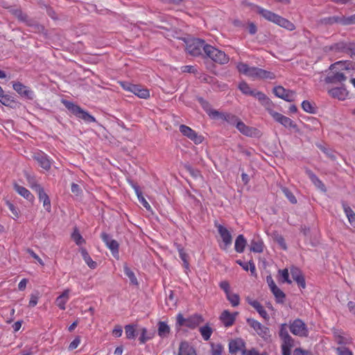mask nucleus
Here are the masks:
<instances>
[{
	"label": "nucleus",
	"instance_id": "72a5a7b5",
	"mask_svg": "<svg viewBox=\"0 0 355 355\" xmlns=\"http://www.w3.org/2000/svg\"><path fill=\"white\" fill-rule=\"evenodd\" d=\"M250 251L261 253L263 251V242L259 238H254L250 242Z\"/></svg>",
	"mask_w": 355,
	"mask_h": 355
},
{
	"label": "nucleus",
	"instance_id": "c03bdc74",
	"mask_svg": "<svg viewBox=\"0 0 355 355\" xmlns=\"http://www.w3.org/2000/svg\"><path fill=\"white\" fill-rule=\"evenodd\" d=\"M81 255L83 257V259L85 261V263L87 264V266L92 268L94 269L97 266L96 262L94 261L91 257L89 256V253L85 249H82L80 251Z\"/></svg>",
	"mask_w": 355,
	"mask_h": 355
},
{
	"label": "nucleus",
	"instance_id": "a211bd4d",
	"mask_svg": "<svg viewBox=\"0 0 355 355\" xmlns=\"http://www.w3.org/2000/svg\"><path fill=\"white\" fill-rule=\"evenodd\" d=\"M33 158L45 171L50 170L51 167V160L46 154L40 151L35 153Z\"/></svg>",
	"mask_w": 355,
	"mask_h": 355
},
{
	"label": "nucleus",
	"instance_id": "774afa93",
	"mask_svg": "<svg viewBox=\"0 0 355 355\" xmlns=\"http://www.w3.org/2000/svg\"><path fill=\"white\" fill-rule=\"evenodd\" d=\"M243 355H268V354L266 352L260 354V353H259V352L257 350L252 348L250 350H246V349L243 350Z\"/></svg>",
	"mask_w": 355,
	"mask_h": 355
},
{
	"label": "nucleus",
	"instance_id": "2f4dec72",
	"mask_svg": "<svg viewBox=\"0 0 355 355\" xmlns=\"http://www.w3.org/2000/svg\"><path fill=\"white\" fill-rule=\"evenodd\" d=\"M132 187L134 189L135 193L137 194L139 202L147 209L150 210L151 207L150 204L147 202L145 198L142 195V192L141 191L139 187L133 182H131Z\"/></svg>",
	"mask_w": 355,
	"mask_h": 355
},
{
	"label": "nucleus",
	"instance_id": "f03ea898",
	"mask_svg": "<svg viewBox=\"0 0 355 355\" xmlns=\"http://www.w3.org/2000/svg\"><path fill=\"white\" fill-rule=\"evenodd\" d=\"M257 12L266 20L272 22L288 31H292L295 29V26L293 23L270 10L257 6Z\"/></svg>",
	"mask_w": 355,
	"mask_h": 355
},
{
	"label": "nucleus",
	"instance_id": "3c124183",
	"mask_svg": "<svg viewBox=\"0 0 355 355\" xmlns=\"http://www.w3.org/2000/svg\"><path fill=\"white\" fill-rule=\"evenodd\" d=\"M281 190L291 204L295 205L297 202L295 196L290 189L287 187H282Z\"/></svg>",
	"mask_w": 355,
	"mask_h": 355
},
{
	"label": "nucleus",
	"instance_id": "c85d7f7f",
	"mask_svg": "<svg viewBox=\"0 0 355 355\" xmlns=\"http://www.w3.org/2000/svg\"><path fill=\"white\" fill-rule=\"evenodd\" d=\"M245 349V343L241 338L232 340L229 343V351L231 354H234L239 350Z\"/></svg>",
	"mask_w": 355,
	"mask_h": 355
},
{
	"label": "nucleus",
	"instance_id": "bf43d9fd",
	"mask_svg": "<svg viewBox=\"0 0 355 355\" xmlns=\"http://www.w3.org/2000/svg\"><path fill=\"white\" fill-rule=\"evenodd\" d=\"M71 238L78 245H80L85 243V241L77 230H75L72 233Z\"/></svg>",
	"mask_w": 355,
	"mask_h": 355
},
{
	"label": "nucleus",
	"instance_id": "bb28decb",
	"mask_svg": "<svg viewBox=\"0 0 355 355\" xmlns=\"http://www.w3.org/2000/svg\"><path fill=\"white\" fill-rule=\"evenodd\" d=\"M13 187H14V189L15 190V191L19 195H20L21 196L24 198L26 200H27L30 202L34 201V200H35L34 196L26 188L18 184L17 183H14Z\"/></svg>",
	"mask_w": 355,
	"mask_h": 355
},
{
	"label": "nucleus",
	"instance_id": "052dcab7",
	"mask_svg": "<svg viewBox=\"0 0 355 355\" xmlns=\"http://www.w3.org/2000/svg\"><path fill=\"white\" fill-rule=\"evenodd\" d=\"M14 15L19 21L24 24H26L29 19V17L26 14L24 13L21 10H15L14 11Z\"/></svg>",
	"mask_w": 355,
	"mask_h": 355
},
{
	"label": "nucleus",
	"instance_id": "9b49d317",
	"mask_svg": "<svg viewBox=\"0 0 355 355\" xmlns=\"http://www.w3.org/2000/svg\"><path fill=\"white\" fill-rule=\"evenodd\" d=\"M289 329L293 335L299 337H308L309 336V329L306 324L299 318L290 322Z\"/></svg>",
	"mask_w": 355,
	"mask_h": 355
},
{
	"label": "nucleus",
	"instance_id": "f704fd0d",
	"mask_svg": "<svg viewBox=\"0 0 355 355\" xmlns=\"http://www.w3.org/2000/svg\"><path fill=\"white\" fill-rule=\"evenodd\" d=\"M30 28V31L33 33H42L44 31V28L43 26L40 24L37 21L29 17L26 23L25 24Z\"/></svg>",
	"mask_w": 355,
	"mask_h": 355
},
{
	"label": "nucleus",
	"instance_id": "58836bf2",
	"mask_svg": "<svg viewBox=\"0 0 355 355\" xmlns=\"http://www.w3.org/2000/svg\"><path fill=\"white\" fill-rule=\"evenodd\" d=\"M155 336L154 332H148L147 329L143 327L141 329V334L139 337V343L143 345L145 344L147 341L151 340Z\"/></svg>",
	"mask_w": 355,
	"mask_h": 355
},
{
	"label": "nucleus",
	"instance_id": "a878e982",
	"mask_svg": "<svg viewBox=\"0 0 355 355\" xmlns=\"http://www.w3.org/2000/svg\"><path fill=\"white\" fill-rule=\"evenodd\" d=\"M291 273L292 278L295 282H297L298 286L302 288H304L306 286V283L301 270L297 268L293 267L291 268Z\"/></svg>",
	"mask_w": 355,
	"mask_h": 355
},
{
	"label": "nucleus",
	"instance_id": "f8f14e48",
	"mask_svg": "<svg viewBox=\"0 0 355 355\" xmlns=\"http://www.w3.org/2000/svg\"><path fill=\"white\" fill-rule=\"evenodd\" d=\"M247 323L256 331V333L263 339L270 337L269 328L263 325L259 321L253 318H248Z\"/></svg>",
	"mask_w": 355,
	"mask_h": 355
},
{
	"label": "nucleus",
	"instance_id": "09e8293b",
	"mask_svg": "<svg viewBox=\"0 0 355 355\" xmlns=\"http://www.w3.org/2000/svg\"><path fill=\"white\" fill-rule=\"evenodd\" d=\"M199 331L201 334L202 338L206 341L209 340L213 332L212 329L209 327V324H206L203 327H201Z\"/></svg>",
	"mask_w": 355,
	"mask_h": 355
},
{
	"label": "nucleus",
	"instance_id": "39448f33",
	"mask_svg": "<svg viewBox=\"0 0 355 355\" xmlns=\"http://www.w3.org/2000/svg\"><path fill=\"white\" fill-rule=\"evenodd\" d=\"M201 315L195 313L188 318H184L181 313L176 316V325L178 327H186L187 328L194 329L203 322Z\"/></svg>",
	"mask_w": 355,
	"mask_h": 355
},
{
	"label": "nucleus",
	"instance_id": "2eb2a0df",
	"mask_svg": "<svg viewBox=\"0 0 355 355\" xmlns=\"http://www.w3.org/2000/svg\"><path fill=\"white\" fill-rule=\"evenodd\" d=\"M180 132L185 137L190 139L196 144H199L202 141V137L186 125H180Z\"/></svg>",
	"mask_w": 355,
	"mask_h": 355
},
{
	"label": "nucleus",
	"instance_id": "e433bc0d",
	"mask_svg": "<svg viewBox=\"0 0 355 355\" xmlns=\"http://www.w3.org/2000/svg\"><path fill=\"white\" fill-rule=\"evenodd\" d=\"M62 104L65 106V107L70 111L73 114H74L76 117L78 116L80 110L82 108L74 104L73 103L67 101V100H62Z\"/></svg>",
	"mask_w": 355,
	"mask_h": 355
},
{
	"label": "nucleus",
	"instance_id": "4468645a",
	"mask_svg": "<svg viewBox=\"0 0 355 355\" xmlns=\"http://www.w3.org/2000/svg\"><path fill=\"white\" fill-rule=\"evenodd\" d=\"M102 241L105 243V245L110 250L112 255L116 257L119 256V245L118 242L112 239V237L105 232H102L101 234Z\"/></svg>",
	"mask_w": 355,
	"mask_h": 355
},
{
	"label": "nucleus",
	"instance_id": "c756f323",
	"mask_svg": "<svg viewBox=\"0 0 355 355\" xmlns=\"http://www.w3.org/2000/svg\"><path fill=\"white\" fill-rule=\"evenodd\" d=\"M178 355H197L194 348L187 341L181 342Z\"/></svg>",
	"mask_w": 355,
	"mask_h": 355
},
{
	"label": "nucleus",
	"instance_id": "79ce46f5",
	"mask_svg": "<svg viewBox=\"0 0 355 355\" xmlns=\"http://www.w3.org/2000/svg\"><path fill=\"white\" fill-rule=\"evenodd\" d=\"M0 103L5 106H11L15 103L14 98L10 95L5 94L2 87L0 86Z\"/></svg>",
	"mask_w": 355,
	"mask_h": 355
},
{
	"label": "nucleus",
	"instance_id": "dca6fc26",
	"mask_svg": "<svg viewBox=\"0 0 355 355\" xmlns=\"http://www.w3.org/2000/svg\"><path fill=\"white\" fill-rule=\"evenodd\" d=\"M274 94L286 101L291 102L294 100V92L289 89H286L282 86H277L273 88Z\"/></svg>",
	"mask_w": 355,
	"mask_h": 355
},
{
	"label": "nucleus",
	"instance_id": "6e6552de",
	"mask_svg": "<svg viewBox=\"0 0 355 355\" xmlns=\"http://www.w3.org/2000/svg\"><path fill=\"white\" fill-rule=\"evenodd\" d=\"M205 55L219 64H225L230 60L229 56L224 51L209 44L205 49Z\"/></svg>",
	"mask_w": 355,
	"mask_h": 355
},
{
	"label": "nucleus",
	"instance_id": "680f3d73",
	"mask_svg": "<svg viewBox=\"0 0 355 355\" xmlns=\"http://www.w3.org/2000/svg\"><path fill=\"white\" fill-rule=\"evenodd\" d=\"M302 108L308 113H315V109L309 101H304L302 103Z\"/></svg>",
	"mask_w": 355,
	"mask_h": 355
},
{
	"label": "nucleus",
	"instance_id": "393cba45",
	"mask_svg": "<svg viewBox=\"0 0 355 355\" xmlns=\"http://www.w3.org/2000/svg\"><path fill=\"white\" fill-rule=\"evenodd\" d=\"M246 301L249 304H250L256 311L259 313V314L265 320L269 319V315L267 311L265 310L263 306L257 300H252L250 297L246 298Z\"/></svg>",
	"mask_w": 355,
	"mask_h": 355
},
{
	"label": "nucleus",
	"instance_id": "a18cd8bd",
	"mask_svg": "<svg viewBox=\"0 0 355 355\" xmlns=\"http://www.w3.org/2000/svg\"><path fill=\"white\" fill-rule=\"evenodd\" d=\"M123 272L124 274L129 278L132 284L138 285V281L134 272L128 267L126 263L123 265Z\"/></svg>",
	"mask_w": 355,
	"mask_h": 355
},
{
	"label": "nucleus",
	"instance_id": "0eeeda50",
	"mask_svg": "<svg viewBox=\"0 0 355 355\" xmlns=\"http://www.w3.org/2000/svg\"><path fill=\"white\" fill-rule=\"evenodd\" d=\"M272 106L273 103L271 101V104L270 105H266L265 108L275 121L279 123L286 128L297 129V124L292 119L274 111L272 108Z\"/></svg>",
	"mask_w": 355,
	"mask_h": 355
},
{
	"label": "nucleus",
	"instance_id": "69168bd1",
	"mask_svg": "<svg viewBox=\"0 0 355 355\" xmlns=\"http://www.w3.org/2000/svg\"><path fill=\"white\" fill-rule=\"evenodd\" d=\"M338 355H353V352L346 347H340L336 348Z\"/></svg>",
	"mask_w": 355,
	"mask_h": 355
},
{
	"label": "nucleus",
	"instance_id": "cd10ccee",
	"mask_svg": "<svg viewBox=\"0 0 355 355\" xmlns=\"http://www.w3.org/2000/svg\"><path fill=\"white\" fill-rule=\"evenodd\" d=\"M69 293L70 290L69 288L65 289L61 295H60L55 299V304L60 308L61 310H65L66 304L69 300Z\"/></svg>",
	"mask_w": 355,
	"mask_h": 355
},
{
	"label": "nucleus",
	"instance_id": "f3484780",
	"mask_svg": "<svg viewBox=\"0 0 355 355\" xmlns=\"http://www.w3.org/2000/svg\"><path fill=\"white\" fill-rule=\"evenodd\" d=\"M236 69L241 73L251 78L256 79L257 76L258 67H250L244 62H239L236 65Z\"/></svg>",
	"mask_w": 355,
	"mask_h": 355
},
{
	"label": "nucleus",
	"instance_id": "ddd939ff",
	"mask_svg": "<svg viewBox=\"0 0 355 355\" xmlns=\"http://www.w3.org/2000/svg\"><path fill=\"white\" fill-rule=\"evenodd\" d=\"M12 88L22 98L28 100H33L35 98L34 92L20 82H13Z\"/></svg>",
	"mask_w": 355,
	"mask_h": 355
},
{
	"label": "nucleus",
	"instance_id": "4be33fe9",
	"mask_svg": "<svg viewBox=\"0 0 355 355\" xmlns=\"http://www.w3.org/2000/svg\"><path fill=\"white\" fill-rule=\"evenodd\" d=\"M35 192L37 193L40 201L43 203V207L44 209L46 211L50 212L51 210V201L49 196L44 191L43 187H37V191H36Z\"/></svg>",
	"mask_w": 355,
	"mask_h": 355
},
{
	"label": "nucleus",
	"instance_id": "603ef678",
	"mask_svg": "<svg viewBox=\"0 0 355 355\" xmlns=\"http://www.w3.org/2000/svg\"><path fill=\"white\" fill-rule=\"evenodd\" d=\"M25 177L26 178L27 182L29 184V186L35 191H37V187H42L40 184H37V180L34 176L31 175V174H29L28 173H26Z\"/></svg>",
	"mask_w": 355,
	"mask_h": 355
},
{
	"label": "nucleus",
	"instance_id": "49530a36",
	"mask_svg": "<svg viewBox=\"0 0 355 355\" xmlns=\"http://www.w3.org/2000/svg\"><path fill=\"white\" fill-rule=\"evenodd\" d=\"M236 263L241 266L244 270L248 271L250 270L252 275L255 274L256 267L253 261H250L248 262H243L241 260H237Z\"/></svg>",
	"mask_w": 355,
	"mask_h": 355
},
{
	"label": "nucleus",
	"instance_id": "338daca9",
	"mask_svg": "<svg viewBox=\"0 0 355 355\" xmlns=\"http://www.w3.org/2000/svg\"><path fill=\"white\" fill-rule=\"evenodd\" d=\"M80 340H80V336H76L73 339V340H72L70 343V344H69V345L68 347L69 350L72 351V350L76 349L78 347V346L80 345Z\"/></svg>",
	"mask_w": 355,
	"mask_h": 355
},
{
	"label": "nucleus",
	"instance_id": "412c9836",
	"mask_svg": "<svg viewBox=\"0 0 355 355\" xmlns=\"http://www.w3.org/2000/svg\"><path fill=\"white\" fill-rule=\"evenodd\" d=\"M214 114L216 116V119H221L224 121H226L227 123L232 125H235V124L239 119L238 116L232 113L220 112L218 111L215 112Z\"/></svg>",
	"mask_w": 355,
	"mask_h": 355
},
{
	"label": "nucleus",
	"instance_id": "7ed1b4c3",
	"mask_svg": "<svg viewBox=\"0 0 355 355\" xmlns=\"http://www.w3.org/2000/svg\"><path fill=\"white\" fill-rule=\"evenodd\" d=\"M326 49L334 53H345L351 58L355 57V42L349 40H342L334 43Z\"/></svg>",
	"mask_w": 355,
	"mask_h": 355
},
{
	"label": "nucleus",
	"instance_id": "20e7f679",
	"mask_svg": "<svg viewBox=\"0 0 355 355\" xmlns=\"http://www.w3.org/2000/svg\"><path fill=\"white\" fill-rule=\"evenodd\" d=\"M239 89L243 94L252 96L257 98L260 103L264 107L271 104L270 99L264 93L256 89H252L249 85L245 81L239 83Z\"/></svg>",
	"mask_w": 355,
	"mask_h": 355
},
{
	"label": "nucleus",
	"instance_id": "b1692460",
	"mask_svg": "<svg viewBox=\"0 0 355 355\" xmlns=\"http://www.w3.org/2000/svg\"><path fill=\"white\" fill-rule=\"evenodd\" d=\"M305 173L315 187L323 192H326L327 189L325 185L312 171L309 168H306Z\"/></svg>",
	"mask_w": 355,
	"mask_h": 355
},
{
	"label": "nucleus",
	"instance_id": "0e129e2a",
	"mask_svg": "<svg viewBox=\"0 0 355 355\" xmlns=\"http://www.w3.org/2000/svg\"><path fill=\"white\" fill-rule=\"evenodd\" d=\"M354 17V15H352L349 17H345L343 15V26L355 24V19Z\"/></svg>",
	"mask_w": 355,
	"mask_h": 355
},
{
	"label": "nucleus",
	"instance_id": "37998d69",
	"mask_svg": "<svg viewBox=\"0 0 355 355\" xmlns=\"http://www.w3.org/2000/svg\"><path fill=\"white\" fill-rule=\"evenodd\" d=\"M321 22L326 25H332L334 24L343 25V15L324 17L321 20Z\"/></svg>",
	"mask_w": 355,
	"mask_h": 355
},
{
	"label": "nucleus",
	"instance_id": "ea45409f",
	"mask_svg": "<svg viewBox=\"0 0 355 355\" xmlns=\"http://www.w3.org/2000/svg\"><path fill=\"white\" fill-rule=\"evenodd\" d=\"M276 78L274 73L258 68L257 76L256 79L260 80H273Z\"/></svg>",
	"mask_w": 355,
	"mask_h": 355
},
{
	"label": "nucleus",
	"instance_id": "5fc2aeb1",
	"mask_svg": "<svg viewBox=\"0 0 355 355\" xmlns=\"http://www.w3.org/2000/svg\"><path fill=\"white\" fill-rule=\"evenodd\" d=\"M226 297L232 306H237L240 303L239 295L236 293L230 292L226 295Z\"/></svg>",
	"mask_w": 355,
	"mask_h": 355
},
{
	"label": "nucleus",
	"instance_id": "de8ad7c7",
	"mask_svg": "<svg viewBox=\"0 0 355 355\" xmlns=\"http://www.w3.org/2000/svg\"><path fill=\"white\" fill-rule=\"evenodd\" d=\"M272 294L275 295L276 302L277 303H283L284 302L286 295L277 286L270 290Z\"/></svg>",
	"mask_w": 355,
	"mask_h": 355
},
{
	"label": "nucleus",
	"instance_id": "e2e57ef3",
	"mask_svg": "<svg viewBox=\"0 0 355 355\" xmlns=\"http://www.w3.org/2000/svg\"><path fill=\"white\" fill-rule=\"evenodd\" d=\"M279 273L281 279H282L281 280L283 283L286 282L288 284H291V280L289 279V274H288V269L285 268L283 270H279Z\"/></svg>",
	"mask_w": 355,
	"mask_h": 355
},
{
	"label": "nucleus",
	"instance_id": "473e14b6",
	"mask_svg": "<svg viewBox=\"0 0 355 355\" xmlns=\"http://www.w3.org/2000/svg\"><path fill=\"white\" fill-rule=\"evenodd\" d=\"M171 332V328L166 322L159 321L157 323V334L162 338H164L168 337Z\"/></svg>",
	"mask_w": 355,
	"mask_h": 355
},
{
	"label": "nucleus",
	"instance_id": "6ab92c4d",
	"mask_svg": "<svg viewBox=\"0 0 355 355\" xmlns=\"http://www.w3.org/2000/svg\"><path fill=\"white\" fill-rule=\"evenodd\" d=\"M328 94L334 98H336L339 101H344L348 96L347 90L343 87H334L328 90Z\"/></svg>",
	"mask_w": 355,
	"mask_h": 355
},
{
	"label": "nucleus",
	"instance_id": "423d86ee",
	"mask_svg": "<svg viewBox=\"0 0 355 355\" xmlns=\"http://www.w3.org/2000/svg\"><path fill=\"white\" fill-rule=\"evenodd\" d=\"M186 44L187 51L193 56L201 55L202 53L205 54V49L209 45L205 40L198 38L189 40Z\"/></svg>",
	"mask_w": 355,
	"mask_h": 355
},
{
	"label": "nucleus",
	"instance_id": "1a4fd4ad",
	"mask_svg": "<svg viewBox=\"0 0 355 355\" xmlns=\"http://www.w3.org/2000/svg\"><path fill=\"white\" fill-rule=\"evenodd\" d=\"M121 86L124 90L133 93L140 98L147 99L150 97L149 90L141 85L125 82L121 83Z\"/></svg>",
	"mask_w": 355,
	"mask_h": 355
},
{
	"label": "nucleus",
	"instance_id": "f257e3e1",
	"mask_svg": "<svg viewBox=\"0 0 355 355\" xmlns=\"http://www.w3.org/2000/svg\"><path fill=\"white\" fill-rule=\"evenodd\" d=\"M339 67L342 70H354L355 69V63L351 61H338L332 64L329 67V71L324 78V82L327 84H338L343 83L347 80L346 75L341 71H337L335 69Z\"/></svg>",
	"mask_w": 355,
	"mask_h": 355
},
{
	"label": "nucleus",
	"instance_id": "c9c22d12",
	"mask_svg": "<svg viewBox=\"0 0 355 355\" xmlns=\"http://www.w3.org/2000/svg\"><path fill=\"white\" fill-rule=\"evenodd\" d=\"M344 212L351 225H355V213L352 209L345 202H342Z\"/></svg>",
	"mask_w": 355,
	"mask_h": 355
},
{
	"label": "nucleus",
	"instance_id": "864d4df0",
	"mask_svg": "<svg viewBox=\"0 0 355 355\" xmlns=\"http://www.w3.org/2000/svg\"><path fill=\"white\" fill-rule=\"evenodd\" d=\"M77 117L83 119L87 123H92L96 121V119L92 115L83 109L80 110Z\"/></svg>",
	"mask_w": 355,
	"mask_h": 355
},
{
	"label": "nucleus",
	"instance_id": "7c9ffc66",
	"mask_svg": "<svg viewBox=\"0 0 355 355\" xmlns=\"http://www.w3.org/2000/svg\"><path fill=\"white\" fill-rule=\"evenodd\" d=\"M197 100L209 116L213 119H216L214 112L218 111L212 109L211 104L203 98L198 97Z\"/></svg>",
	"mask_w": 355,
	"mask_h": 355
},
{
	"label": "nucleus",
	"instance_id": "9d476101",
	"mask_svg": "<svg viewBox=\"0 0 355 355\" xmlns=\"http://www.w3.org/2000/svg\"><path fill=\"white\" fill-rule=\"evenodd\" d=\"M215 227L217 228L218 232L222 239V243L219 245L220 249L227 250V249L232 243V236L230 232L223 225L215 223Z\"/></svg>",
	"mask_w": 355,
	"mask_h": 355
},
{
	"label": "nucleus",
	"instance_id": "4c0bfd02",
	"mask_svg": "<svg viewBox=\"0 0 355 355\" xmlns=\"http://www.w3.org/2000/svg\"><path fill=\"white\" fill-rule=\"evenodd\" d=\"M246 240L243 234H239L235 241L234 249L236 252L241 253L244 251L246 245Z\"/></svg>",
	"mask_w": 355,
	"mask_h": 355
},
{
	"label": "nucleus",
	"instance_id": "5701e85b",
	"mask_svg": "<svg viewBox=\"0 0 355 355\" xmlns=\"http://www.w3.org/2000/svg\"><path fill=\"white\" fill-rule=\"evenodd\" d=\"M237 314V312L231 313L229 311L225 310L222 312L220 320L225 327H229L234 324Z\"/></svg>",
	"mask_w": 355,
	"mask_h": 355
},
{
	"label": "nucleus",
	"instance_id": "a19ab883",
	"mask_svg": "<svg viewBox=\"0 0 355 355\" xmlns=\"http://www.w3.org/2000/svg\"><path fill=\"white\" fill-rule=\"evenodd\" d=\"M177 250L179 252V256L182 261H183V266L185 269L189 270V255L186 253L184 248L181 245L177 244Z\"/></svg>",
	"mask_w": 355,
	"mask_h": 355
},
{
	"label": "nucleus",
	"instance_id": "6e6d98bb",
	"mask_svg": "<svg viewBox=\"0 0 355 355\" xmlns=\"http://www.w3.org/2000/svg\"><path fill=\"white\" fill-rule=\"evenodd\" d=\"M294 345V340L283 342L281 346L282 355H291V349Z\"/></svg>",
	"mask_w": 355,
	"mask_h": 355
},
{
	"label": "nucleus",
	"instance_id": "13d9d810",
	"mask_svg": "<svg viewBox=\"0 0 355 355\" xmlns=\"http://www.w3.org/2000/svg\"><path fill=\"white\" fill-rule=\"evenodd\" d=\"M211 355H222L224 347L220 343H211Z\"/></svg>",
	"mask_w": 355,
	"mask_h": 355
},
{
	"label": "nucleus",
	"instance_id": "8fccbe9b",
	"mask_svg": "<svg viewBox=\"0 0 355 355\" xmlns=\"http://www.w3.org/2000/svg\"><path fill=\"white\" fill-rule=\"evenodd\" d=\"M279 334L283 342L294 340L293 338L289 335L286 327V324H282L281 325Z\"/></svg>",
	"mask_w": 355,
	"mask_h": 355
},
{
	"label": "nucleus",
	"instance_id": "aec40b11",
	"mask_svg": "<svg viewBox=\"0 0 355 355\" xmlns=\"http://www.w3.org/2000/svg\"><path fill=\"white\" fill-rule=\"evenodd\" d=\"M236 129L246 137H254L256 135L257 129L246 125L240 119L234 125Z\"/></svg>",
	"mask_w": 355,
	"mask_h": 355
},
{
	"label": "nucleus",
	"instance_id": "4d7b16f0",
	"mask_svg": "<svg viewBox=\"0 0 355 355\" xmlns=\"http://www.w3.org/2000/svg\"><path fill=\"white\" fill-rule=\"evenodd\" d=\"M125 333L128 339H134L136 336L135 326L133 324H127L125 326Z\"/></svg>",
	"mask_w": 355,
	"mask_h": 355
}]
</instances>
